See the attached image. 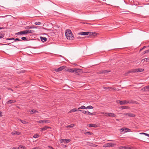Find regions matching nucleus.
<instances>
[{
    "mask_svg": "<svg viewBox=\"0 0 149 149\" xmlns=\"http://www.w3.org/2000/svg\"><path fill=\"white\" fill-rule=\"evenodd\" d=\"M65 34L67 39L70 40H72L74 39V37L71 30H70L67 29L65 31Z\"/></svg>",
    "mask_w": 149,
    "mask_h": 149,
    "instance_id": "f257e3e1",
    "label": "nucleus"
},
{
    "mask_svg": "<svg viewBox=\"0 0 149 149\" xmlns=\"http://www.w3.org/2000/svg\"><path fill=\"white\" fill-rule=\"evenodd\" d=\"M89 35L90 36H91L93 35V36H95L97 35V33L91 32H81L78 33V35H81L86 36L88 35Z\"/></svg>",
    "mask_w": 149,
    "mask_h": 149,
    "instance_id": "f03ea898",
    "label": "nucleus"
},
{
    "mask_svg": "<svg viewBox=\"0 0 149 149\" xmlns=\"http://www.w3.org/2000/svg\"><path fill=\"white\" fill-rule=\"evenodd\" d=\"M116 146V144L112 143H107L103 146V147L104 148L113 147Z\"/></svg>",
    "mask_w": 149,
    "mask_h": 149,
    "instance_id": "7ed1b4c3",
    "label": "nucleus"
},
{
    "mask_svg": "<svg viewBox=\"0 0 149 149\" xmlns=\"http://www.w3.org/2000/svg\"><path fill=\"white\" fill-rule=\"evenodd\" d=\"M37 123H50L49 120H40L37 121Z\"/></svg>",
    "mask_w": 149,
    "mask_h": 149,
    "instance_id": "20e7f679",
    "label": "nucleus"
},
{
    "mask_svg": "<svg viewBox=\"0 0 149 149\" xmlns=\"http://www.w3.org/2000/svg\"><path fill=\"white\" fill-rule=\"evenodd\" d=\"M70 141V139H61L60 140V142L61 143H69Z\"/></svg>",
    "mask_w": 149,
    "mask_h": 149,
    "instance_id": "39448f33",
    "label": "nucleus"
},
{
    "mask_svg": "<svg viewBox=\"0 0 149 149\" xmlns=\"http://www.w3.org/2000/svg\"><path fill=\"white\" fill-rule=\"evenodd\" d=\"M119 149H132V148L129 146H122L119 147Z\"/></svg>",
    "mask_w": 149,
    "mask_h": 149,
    "instance_id": "423d86ee",
    "label": "nucleus"
},
{
    "mask_svg": "<svg viewBox=\"0 0 149 149\" xmlns=\"http://www.w3.org/2000/svg\"><path fill=\"white\" fill-rule=\"evenodd\" d=\"M65 66L63 65L58 68L57 69L55 70V71L56 72H59L62 70L63 69H64L65 68Z\"/></svg>",
    "mask_w": 149,
    "mask_h": 149,
    "instance_id": "0eeeda50",
    "label": "nucleus"
},
{
    "mask_svg": "<svg viewBox=\"0 0 149 149\" xmlns=\"http://www.w3.org/2000/svg\"><path fill=\"white\" fill-rule=\"evenodd\" d=\"M143 91H149V86L148 85L144 87L141 89Z\"/></svg>",
    "mask_w": 149,
    "mask_h": 149,
    "instance_id": "6e6552de",
    "label": "nucleus"
},
{
    "mask_svg": "<svg viewBox=\"0 0 149 149\" xmlns=\"http://www.w3.org/2000/svg\"><path fill=\"white\" fill-rule=\"evenodd\" d=\"M26 34V31L25 30H24L17 32L16 33V34L17 35H23Z\"/></svg>",
    "mask_w": 149,
    "mask_h": 149,
    "instance_id": "1a4fd4ad",
    "label": "nucleus"
},
{
    "mask_svg": "<svg viewBox=\"0 0 149 149\" xmlns=\"http://www.w3.org/2000/svg\"><path fill=\"white\" fill-rule=\"evenodd\" d=\"M48 128H51V127L47 126H45L43 128H40V130L41 131H43L47 129Z\"/></svg>",
    "mask_w": 149,
    "mask_h": 149,
    "instance_id": "9d476101",
    "label": "nucleus"
},
{
    "mask_svg": "<svg viewBox=\"0 0 149 149\" xmlns=\"http://www.w3.org/2000/svg\"><path fill=\"white\" fill-rule=\"evenodd\" d=\"M124 114L127 115L129 117H134L135 116L134 114L132 113H124Z\"/></svg>",
    "mask_w": 149,
    "mask_h": 149,
    "instance_id": "9b49d317",
    "label": "nucleus"
},
{
    "mask_svg": "<svg viewBox=\"0 0 149 149\" xmlns=\"http://www.w3.org/2000/svg\"><path fill=\"white\" fill-rule=\"evenodd\" d=\"M16 102V100H8V101L6 103L7 104H11L14 103L15 102Z\"/></svg>",
    "mask_w": 149,
    "mask_h": 149,
    "instance_id": "f8f14e48",
    "label": "nucleus"
},
{
    "mask_svg": "<svg viewBox=\"0 0 149 149\" xmlns=\"http://www.w3.org/2000/svg\"><path fill=\"white\" fill-rule=\"evenodd\" d=\"M125 101H124V100H122V101H120V100H117V102L118 103L119 102L120 105H123L125 104Z\"/></svg>",
    "mask_w": 149,
    "mask_h": 149,
    "instance_id": "ddd939ff",
    "label": "nucleus"
},
{
    "mask_svg": "<svg viewBox=\"0 0 149 149\" xmlns=\"http://www.w3.org/2000/svg\"><path fill=\"white\" fill-rule=\"evenodd\" d=\"M110 72V71L104 70L100 71L99 72L100 74L106 73Z\"/></svg>",
    "mask_w": 149,
    "mask_h": 149,
    "instance_id": "4468645a",
    "label": "nucleus"
},
{
    "mask_svg": "<svg viewBox=\"0 0 149 149\" xmlns=\"http://www.w3.org/2000/svg\"><path fill=\"white\" fill-rule=\"evenodd\" d=\"M109 117H116V116L113 113H109Z\"/></svg>",
    "mask_w": 149,
    "mask_h": 149,
    "instance_id": "2eb2a0df",
    "label": "nucleus"
},
{
    "mask_svg": "<svg viewBox=\"0 0 149 149\" xmlns=\"http://www.w3.org/2000/svg\"><path fill=\"white\" fill-rule=\"evenodd\" d=\"M20 133L18 131H14L11 132V134L13 135H19Z\"/></svg>",
    "mask_w": 149,
    "mask_h": 149,
    "instance_id": "dca6fc26",
    "label": "nucleus"
},
{
    "mask_svg": "<svg viewBox=\"0 0 149 149\" xmlns=\"http://www.w3.org/2000/svg\"><path fill=\"white\" fill-rule=\"evenodd\" d=\"M88 125L90 127H97V125L95 124H89Z\"/></svg>",
    "mask_w": 149,
    "mask_h": 149,
    "instance_id": "f3484780",
    "label": "nucleus"
},
{
    "mask_svg": "<svg viewBox=\"0 0 149 149\" xmlns=\"http://www.w3.org/2000/svg\"><path fill=\"white\" fill-rule=\"evenodd\" d=\"M128 102V103L129 104H137V102H136L132 100H130L129 101H128V102Z\"/></svg>",
    "mask_w": 149,
    "mask_h": 149,
    "instance_id": "a211bd4d",
    "label": "nucleus"
},
{
    "mask_svg": "<svg viewBox=\"0 0 149 149\" xmlns=\"http://www.w3.org/2000/svg\"><path fill=\"white\" fill-rule=\"evenodd\" d=\"M40 38L41 40L43 42H45L47 40V38L45 37H40Z\"/></svg>",
    "mask_w": 149,
    "mask_h": 149,
    "instance_id": "6ab92c4d",
    "label": "nucleus"
},
{
    "mask_svg": "<svg viewBox=\"0 0 149 149\" xmlns=\"http://www.w3.org/2000/svg\"><path fill=\"white\" fill-rule=\"evenodd\" d=\"M26 34L32 33L33 31L31 30H25Z\"/></svg>",
    "mask_w": 149,
    "mask_h": 149,
    "instance_id": "aec40b11",
    "label": "nucleus"
},
{
    "mask_svg": "<svg viewBox=\"0 0 149 149\" xmlns=\"http://www.w3.org/2000/svg\"><path fill=\"white\" fill-rule=\"evenodd\" d=\"M29 111H31L32 112V113H31V114L35 113H36L38 112L36 110H34V109H33V110H29Z\"/></svg>",
    "mask_w": 149,
    "mask_h": 149,
    "instance_id": "412c9836",
    "label": "nucleus"
},
{
    "mask_svg": "<svg viewBox=\"0 0 149 149\" xmlns=\"http://www.w3.org/2000/svg\"><path fill=\"white\" fill-rule=\"evenodd\" d=\"M130 73H135L137 72V69H133L130 70Z\"/></svg>",
    "mask_w": 149,
    "mask_h": 149,
    "instance_id": "4be33fe9",
    "label": "nucleus"
},
{
    "mask_svg": "<svg viewBox=\"0 0 149 149\" xmlns=\"http://www.w3.org/2000/svg\"><path fill=\"white\" fill-rule=\"evenodd\" d=\"M101 113L103 115H104L106 116H107V117H108L109 116V113H104V112H102Z\"/></svg>",
    "mask_w": 149,
    "mask_h": 149,
    "instance_id": "5701e85b",
    "label": "nucleus"
},
{
    "mask_svg": "<svg viewBox=\"0 0 149 149\" xmlns=\"http://www.w3.org/2000/svg\"><path fill=\"white\" fill-rule=\"evenodd\" d=\"M18 120H19L22 123L24 124H26L28 123V122H27L25 120H22L21 119H19Z\"/></svg>",
    "mask_w": 149,
    "mask_h": 149,
    "instance_id": "b1692460",
    "label": "nucleus"
},
{
    "mask_svg": "<svg viewBox=\"0 0 149 149\" xmlns=\"http://www.w3.org/2000/svg\"><path fill=\"white\" fill-rule=\"evenodd\" d=\"M137 72H142L144 70V69H142V68H137Z\"/></svg>",
    "mask_w": 149,
    "mask_h": 149,
    "instance_id": "393cba45",
    "label": "nucleus"
},
{
    "mask_svg": "<svg viewBox=\"0 0 149 149\" xmlns=\"http://www.w3.org/2000/svg\"><path fill=\"white\" fill-rule=\"evenodd\" d=\"M87 109V108H86V107H85L84 106H82L80 107H79L78 109L80 110V109Z\"/></svg>",
    "mask_w": 149,
    "mask_h": 149,
    "instance_id": "a878e982",
    "label": "nucleus"
},
{
    "mask_svg": "<svg viewBox=\"0 0 149 149\" xmlns=\"http://www.w3.org/2000/svg\"><path fill=\"white\" fill-rule=\"evenodd\" d=\"M36 13V16H38L40 13V12L38 10H36L35 12Z\"/></svg>",
    "mask_w": 149,
    "mask_h": 149,
    "instance_id": "bb28decb",
    "label": "nucleus"
},
{
    "mask_svg": "<svg viewBox=\"0 0 149 149\" xmlns=\"http://www.w3.org/2000/svg\"><path fill=\"white\" fill-rule=\"evenodd\" d=\"M129 108L128 107L124 106H121L120 107V108L122 109H127Z\"/></svg>",
    "mask_w": 149,
    "mask_h": 149,
    "instance_id": "cd10ccee",
    "label": "nucleus"
},
{
    "mask_svg": "<svg viewBox=\"0 0 149 149\" xmlns=\"http://www.w3.org/2000/svg\"><path fill=\"white\" fill-rule=\"evenodd\" d=\"M68 71L69 72H71L72 73H73L74 72V69H70L68 70Z\"/></svg>",
    "mask_w": 149,
    "mask_h": 149,
    "instance_id": "c85d7f7f",
    "label": "nucleus"
},
{
    "mask_svg": "<svg viewBox=\"0 0 149 149\" xmlns=\"http://www.w3.org/2000/svg\"><path fill=\"white\" fill-rule=\"evenodd\" d=\"M39 137V135L37 134H35L33 136V137L35 138H37Z\"/></svg>",
    "mask_w": 149,
    "mask_h": 149,
    "instance_id": "c756f323",
    "label": "nucleus"
},
{
    "mask_svg": "<svg viewBox=\"0 0 149 149\" xmlns=\"http://www.w3.org/2000/svg\"><path fill=\"white\" fill-rule=\"evenodd\" d=\"M74 125V124H71L70 125H68V126H66V127L67 128L72 127H73Z\"/></svg>",
    "mask_w": 149,
    "mask_h": 149,
    "instance_id": "7c9ffc66",
    "label": "nucleus"
},
{
    "mask_svg": "<svg viewBox=\"0 0 149 149\" xmlns=\"http://www.w3.org/2000/svg\"><path fill=\"white\" fill-rule=\"evenodd\" d=\"M125 131L126 132H130V130L128 128H125Z\"/></svg>",
    "mask_w": 149,
    "mask_h": 149,
    "instance_id": "2f4dec72",
    "label": "nucleus"
},
{
    "mask_svg": "<svg viewBox=\"0 0 149 149\" xmlns=\"http://www.w3.org/2000/svg\"><path fill=\"white\" fill-rule=\"evenodd\" d=\"M19 148L21 149H25V147L24 146H20L19 147Z\"/></svg>",
    "mask_w": 149,
    "mask_h": 149,
    "instance_id": "473e14b6",
    "label": "nucleus"
},
{
    "mask_svg": "<svg viewBox=\"0 0 149 149\" xmlns=\"http://www.w3.org/2000/svg\"><path fill=\"white\" fill-rule=\"evenodd\" d=\"M86 108L87 109H92L93 108V107L91 105L88 106L87 107H86Z\"/></svg>",
    "mask_w": 149,
    "mask_h": 149,
    "instance_id": "72a5a7b5",
    "label": "nucleus"
},
{
    "mask_svg": "<svg viewBox=\"0 0 149 149\" xmlns=\"http://www.w3.org/2000/svg\"><path fill=\"white\" fill-rule=\"evenodd\" d=\"M84 134H88L91 135L92 134V133L91 132H86Z\"/></svg>",
    "mask_w": 149,
    "mask_h": 149,
    "instance_id": "f704fd0d",
    "label": "nucleus"
},
{
    "mask_svg": "<svg viewBox=\"0 0 149 149\" xmlns=\"http://www.w3.org/2000/svg\"><path fill=\"white\" fill-rule=\"evenodd\" d=\"M21 39L24 41H27V40L26 38L25 37H22L21 38Z\"/></svg>",
    "mask_w": 149,
    "mask_h": 149,
    "instance_id": "c9c22d12",
    "label": "nucleus"
},
{
    "mask_svg": "<svg viewBox=\"0 0 149 149\" xmlns=\"http://www.w3.org/2000/svg\"><path fill=\"white\" fill-rule=\"evenodd\" d=\"M115 90V89L111 87H109L108 90L109 91H113Z\"/></svg>",
    "mask_w": 149,
    "mask_h": 149,
    "instance_id": "e433bc0d",
    "label": "nucleus"
},
{
    "mask_svg": "<svg viewBox=\"0 0 149 149\" xmlns=\"http://www.w3.org/2000/svg\"><path fill=\"white\" fill-rule=\"evenodd\" d=\"M148 52H149V49H148V50H147L144 51L143 52V54H145L146 53H148Z\"/></svg>",
    "mask_w": 149,
    "mask_h": 149,
    "instance_id": "4c0bfd02",
    "label": "nucleus"
},
{
    "mask_svg": "<svg viewBox=\"0 0 149 149\" xmlns=\"http://www.w3.org/2000/svg\"><path fill=\"white\" fill-rule=\"evenodd\" d=\"M130 73V71H128V72H126L124 74V75L125 76H127V75L128 74Z\"/></svg>",
    "mask_w": 149,
    "mask_h": 149,
    "instance_id": "58836bf2",
    "label": "nucleus"
},
{
    "mask_svg": "<svg viewBox=\"0 0 149 149\" xmlns=\"http://www.w3.org/2000/svg\"><path fill=\"white\" fill-rule=\"evenodd\" d=\"M4 36V34H0V38H2Z\"/></svg>",
    "mask_w": 149,
    "mask_h": 149,
    "instance_id": "ea45409f",
    "label": "nucleus"
},
{
    "mask_svg": "<svg viewBox=\"0 0 149 149\" xmlns=\"http://www.w3.org/2000/svg\"><path fill=\"white\" fill-rule=\"evenodd\" d=\"M35 24L36 25H40L41 24V23L39 22H35Z\"/></svg>",
    "mask_w": 149,
    "mask_h": 149,
    "instance_id": "a19ab883",
    "label": "nucleus"
},
{
    "mask_svg": "<svg viewBox=\"0 0 149 149\" xmlns=\"http://www.w3.org/2000/svg\"><path fill=\"white\" fill-rule=\"evenodd\" d=\"M79 111L81 112L82 113H83L84 114H85L86 111H85L80 110H79Z\"/></svg>",
    "mask_w": 149,
    "mask_h": 149,
    "instance_id": "79ce46f5",
    "label": "nucleus"
},
{
    "mask_svg": "<svg viewBox=\"0 0 149 149\" xmlns=\"http://www.w3.org/2000/svg\"><path fill=\"white\" fill-rule=\"evenodd\" d=\"M53 15H57L58 13L55 11H53Z\"/></svg>",
    "mask_w": 149,
    "mask_h": 149,
    "instance_id": "37998d69",
    "label": "nucleus"
},
{
    "mask_svg": "<svg viewBox=\"0 0 149 149\" xmlns=\"http://www.w3.org/2000/svg\"><path fill=\"white\" fill-rule=\"evenodd\" d=\"M15 41H22V40L19 38H16L15 39Z\"/></svg>",
    "mask_w": 149,
    "mask_h": 149,
    "instance_id": "c03bdc74",
    "label": "nucleus"
},
{
    "mask_svg": "<svg viewBox=\"0 0 149 149\" xmlns=\"http://www.w3.org/2000/svg\"><path fill=\"white\" fill-rule=\"evenodd\" d=\"M143 60H146V62L149 61V58H144L143 59Z\"/></svg>",
    "mask_w": 149,
    "mask_h": 149,
    "instance_id": "a18cd8bd",
    "label": "nucleus"
},
{
    "mask_svg": "<svg viewBox=\"0 0 149 149\" xmlns=\"http://www.w3.org/2000/svg\"><path fill=\"white\" fill-rule=\"evenodd\" d=\"M87 143H88L87 144L88 145L90 146H92L93 143H91L88 142Z\"/></svg>",
    "mask_w": 149,
    "mask_h": 149,
    "instance_id": "49530a36",
    "label": "nucleus"
},
{
    "mask_svg": "<svg viewBox=\"0 0 149 149\" xmlns=\"http://www.w3.org/2000/svg\"><path fill=\"white\" fill-rule=\"evenodd\" d=\"M72 112H75L77 111H78L77 109H72Z\"/></svg>",
    "mask_w": 149,
    "mask_h": 149,
    "instance_id": "de8ad7c7",
    "label": "nucleus"
},
{
    "mask_svg": "<svg viewBox=\"0 0 149 149\" xmlns=\"http://www.w3.org/2000/svg\"><path fill=\"white\" fill-rule=\"evenodd\" d=\"M7 40H15V39L14 38H8L6 39Z\"/></svg>",
    "mask_w": 149,
    "mask_h": 149,
    "instance_id": "09e8293b",
    "label": "nucleus"
},
{
    "mask_svg": "<svg viewBox=\"0 0 149 149\" xmlns=\"http://www.w3.org/2000/svg\"><path fill=\"white\" fill-rule=\"evenodd\" d=\"M85 114H86V115H90V112H89V111H86Z\"/></svg>",
    "mask_w": 149,
    "mask_h": 149,
    "instance_id": "8fccbe9b",
    "label": "nucleus"
},
{
    "mask_svg": "<svg viewBox=\"0 0 149 149\" xmlns=\"http://www.w3.org/2000/svg\"><path fill=\"white\" fill-rule=\"evenodd\" d=\"M139 134H144L146 136V134H147V133H139Z\"/></svg>",
    "mask_w": 149,
    "mask_h": 149,
    "instance_id": "3c124183",
    "label": "nucleus"
},
{
    "mask_svg": "<svg viewBox=\"0 0 149 149\" xmlns=\"http://www.w3.org/2000/svg\"><path fill=\"white\" fill-rule=\"evenodd\" d=\"M32 149H40V148L39 147H36L33 148Z\"/></svg>",
    "mask_w": 149,
    "mask_h": 149,
    "instance_id": "603ef678",
    "label": "nucleus"
},
{
    "mask_svg": "<svg viewBox=\"0 0 149 149\" xmlns=\"http://www.w3.org/2000/svg\"><path fill=\"white\" fill-rule=\"evenodd\" d=\"M103 88L104 89H108L109 90V87H103Z\"/></svg>",
    "mask_w": 149,
    "mask_h": 149,
    "instance_id": "864d4df0",
    "label": "nucleus"
},
{
    "mask_svg": "<svg viewBox=\"0 0 149 149\" xmlns=\"http://www.w3.org/2000/svg\"><path fill=\"white\" fill-rule=\"evenodd\" d=\"M74 72H77L78 70H79V69H77L76 68H74Z\"/></svg>",
    "mask_w": 149,
    "mask_h": 149,
    "instance_id": "5fc2aeb1",
    "label": "nucleus"
},
{
    "mask_svg": "<svg viewBox=\"0 0 149 149\" xmlns=\"http://www.w3.org/2000/svg\"><path fill=\"white\" fill-rule=\"evenodd\" d=\"M48 147L50 149H54L52 147L50 146H48Z\"/></svg>",
    "mask_w": 149,
    "mask_h": 149,
    "instance_id": "6e6d98bb",
    "label": "nucleus"
},
{
    "mask_svg": "<svg viewBox=\"0 0 149 149\" xmlns=\"http://www.w3.org/2000/svg\"><path fill=\"white\" fill-rule=\"evenodd\" d=\"M97 146V145L93 144L92 146L93 147H96Z\"/></svg>",
    "mask_w": 149,
    "mask_h": 149,
    "instance_id": "4d7b16f0",
    "label": "nucleus"
},
{
    "mask_svg": "<svg viewBox=\"0 0 149 149\" xmlns=\"http://www.w3.org/2000/svg\"><path fill=\"white\" fill-rule=\"evenodd\" d=\"M2 112L1 111H0V117H2Z\"/></svg>",
    "mask_w": 149,
    "mask_h": 149,
    "instance_id": "13d9d810",
    "label": "nucleus"
},
{
    "mask_svg": "<svg viewBox=\"0 0 149 149\" xmlns=\"http://www.w3.org/2000/svg\"><path fill=\"white\" fill-rule=\"evenodd\" d=\"M18 148L13 147L11 148V149H18Z\"/></svg>",
    "mask_w": 149,
    "mask_h": 149,
    "instance_id": "bf43d9fd",
    "label": "nucleus"
},
{
    "mask_svg": "<svg viewBox=\"0 0 149 149\" xmlns=\"http://www.w3.org/2000/svg\"><path fill=\"white\" fill-rule=\"evenodd\" d=\"M94 114L93 113H91L90 112V115H93Z\"/></svg>",
    "mask_w": 149,
    "mask_h": 149,
    "instance_id": "052dcab7",
    "label": "nucleus"
},
{
    "mask_svg": "<svg viewBox=\"0 0 149 149\" xmlns=\"http://www.w3.org/2000/svg\"><path fill=\"white\" fill-rule=\"evenodd\" d=\"M76 37L77 38V39H80V38H81V37H80L79 36H76Z\"/></svg>",
    "mask_w": 149,
    "mask_h": 149,
    "instance_id": "680f3d73",
    "label": "nucleus"
},
{
    "mask_svg": "<svg viewBox=\"0 0 149 149\" xmlns=\"http://www.w3.org/2000/svg\"><path fill=\"white\" fill-rule=\"evenodd\" d=\"M121 130L122 131V132H123V131H124V130H125V129H124L123 128H122L121 130Z\"/></svg>",
    "mask_w": 149,
    "mask_h": 149,
    "instance_id": "e2e57ef3",
    "label": "nucleus"
},
{
    "mask_svg": "<svg viewBox=\"0 0 149 149\" xmlns=\"http://www.w3.org/2000/svg\"><path fill=\"white\" fill-rule=\"evenodd\" d=\"M147 47H148V46H144L143 47V48H142V49H144L145 48Z\"/></svg>",
    "mask_w": 149,
    "mask_h": 149,
    "instance_id": "0e129e2a",
    "label": "nucleus"
},
{
    "mask_svg": "<svg viewBox=\"0 0 149 149\" xmlns=\"http://www.w3.org/2000/svg\"><path fill=\"white\" fill-rule=\"evenodd\" d=\"M124 101H125V104H126V103H128V102H128V101H127V100H124Z\"/></svg>",
    "mask_w": 149,
    "mask_h": 149,
    "instance_id": "69168bd1",
    "label": "nucleus"
},
{
    "mask_svg": "<svg viewBox=\"0 0 149 149\" xmlns=\"http://www.w3.org/2000/svg\"><path fill=\"white\" fill-rule=\"evenodd\" d=\"M72 112V109L71 110H70V111H69V112H68V113H71Z\"/></svg>",
    "mask_w": 149,
    "mask_h": 149,
    "instance_id": "338daca9",
    "label": "nucleus"
},
{
    "mask_svg": "<svg viewBox=\"0 0 149 149\" xmlns=\"http://www.w3.org/2000/svg\"><path fill=\"white\" fill-rule=\"evenodd\" d=\"M8 90H11V91H13V90L11 88H8Z\"/></svg>",
    "mask_w": 149,
    "mask_h": 149,
    "instance_id": "774afa93",
    "label": "nucleus"
}]
</instances>
